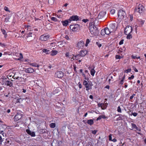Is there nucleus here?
<instances>
[{"instance_id":"f257e3e1","label":"nucleus","mask_w":146,"mask_h":146,"mask_svg":"<svg viewBox=\"0 0 146 146\" xmlns=\"http://www.w3.org/2000/svg\"><path fill=\"white\" fill-rule=\"evenodd\" d=\"M89 29L90 32L92 34H93L94 35L95 33L97 32L98 29L94 25L92 24V23H90L89 25Z\"/></svg>"},{"instance_id":"f03ea898","label":"nucleus","mask_w":146,"mask_h":146,"mask_svg":"<svg viewBox=\"0 0 146 146\" xmlns=\"http://www.w3.org/2000/svg\"><path fill=\"white\" fill-rule=\"evenodd\" d=\"M70 28L72 31H76L80 28V27L78 24H75L70 25Z\"/></svg>"},{"instance_id":"7ed1b4c3","label":"nucleus","mask_w":146,"mask_h":146,"mask_svg":"<svg viewBox=\"0 0 146 146\" xmlns=\"http://www.w3.org/2000/svg\"><path fill=\"white\" fill-rule=\"evenodd\" d=\"M132 27L131 26L128 25L125 29L124 33L126 35L130 34L132 31Z\"/></svg>"},{"instance_id":"20e7f679","label":"nucleus","mask_w":146,"mask_h":146,"mask_svg":"<svg viewBox=\"0 0 146 146\" xmlns=\"http://www.w3.org/2000/svg\"><path fill=\"white\" fill-rule=\"evenodd\" d=\"M145 10L144 7L141 4H139L137 8L135 9V12H138L140 13H142Z\"/></svg>"},{"instance_id":"39448f33","label":"nucleus","mask_w":146,"mask_h":146,"mask_svg":"<svg viewBox=\"0 0 146 146\" xmlns=\"http://www.w3.org/2000/svg\"><path fill=\"white\" fill-rule=\"evenodd\" d=\"M126 15L125 12L122 10H120L118 13V16L120 19H123Z\"/></svg>"},{"instance_id":"423d86ee","label":"nucleus","mask_w":146,"mask_h":146,"mask_svg":"<svg viewBox=\"0 0 146 146\" xmlns=\"http://www.w3.org/2000/svg\"><path fill=\"white\" fill-rule=\"evenodd\" d=\"M108 28L112 32L115 31L116 28L115 26V23H111L109 25Z\"/></svg>"},{"instance_id":"0eeeda50","label":"nucleus","mask_w":146,"mask_h":146,"mask_svg":"<svg viewBox=\"0 0 146 146\" xmlns=\"http://www.w3.org/2000/svg\"><path fill=\"white\" fill-rule=\"evenodd\" d=\"M23 115L20 113H17L14 117V120L16 121L21 119Z\"/></svg>"},{"instance_id":"6e6552de","label":"nucleus","mask_w":146,"mask_h":146,"mask_svg":"<svg viewBox=\"0 0 146 146\" xmlns=\"http://www.w3.org/2000/svg\"><path fill=\"white\" fill-rule=\"evenodd\" d=\"M84 85L85 86L86 90L88 91L91 88V86L90 84H88L87 81L84 80L83 82Z\"/></svg>"},{"instance_id":"1a4fd4ad","label":"nucleus","mask_w":146,"mask_h":146,"mask_svg":"<svg viewBox=\"0 0 146 146\" xmlns=\"http://www.w3.org/2000/svg\"><path fill=\"white\" fill-rule=\"evenodd\" d=\"M64 75V74L62 71H59L55 73V76L58 78L62 77Z\"/></svg>"},{"instance_id":"9d476101","label":"nucleus","mask_w":146,"mask_h":146,"mask_svg":"<svg viewBox=\"0 0 146 146\" xmlns=\"http://www.w3.org/2000/svg\"><path fill=\"white\" fill-rule=\"evenodd\" d=\"M69 19L70 20V22H71V21H77L79 20V19L77 15H73L70 17Z\"/></svg>"},{"instance_id":"9b49d317","label":"nucleus","mask_w":146,"mask_h":146,"mask_svg":"<svg viewBox=\"0 0 146 146\" xmlns=\"http://www.w3.org/2000/svg\"><path fill=\"white\" fill-rule=\"evenodd\" d=\"M106 14V12L104 11H102L99 14L98 18V19H100L104 17Z\"/></svg>"},{"instance_id":"f8f14e48","label":"nucleus","mask_w":146,"mask_h":146,"mask_svg":"<svg viewBox=\"0 0 146 146\" xmlns=\"http://www.w3.org/2000/svg\"><path fill=\"white\" fill-rule=\"evenodd\" d=\"M84 43L82 41L79 42L77 44V47L79 48H82L84 46Z\"/></svg>"},{"instance_id":"ddd939ff","label":"nucleus","mask_w":146,"mask_h":146,"mask_svg":"<svg viewBox=\"0 0 146 146\" xmlns=\"http://www.w3.org/2000/svg\"><path fill=\"white\" fill-rule=\"evenodd\" d=\"M49 38L48 35H42L40 36V39L41 40L46 41Z\"/></svg>"},{"instance_id":"4468645a","label":"nucleus","mask_w":146,"mask_h":146,"mask_svg":"<svg viewBox=\"0 0 146 146\" xmlns=\"http://www.w3.org/2000/svg\"><path fill=\"white\" fill-rule=\"evenodd\" d=\"M25 71L28 73H33L34 72V70L31 68H29L26 69Z\"/></svg>"},{"instance_id":"2eb2a0df","label":"nucleus","mask_w":146,"mask_h":146,"mask_svg":"<svg viewBox=\"0 0 146 146\" xmlns=\"http://www.w3.org/2000/svg\"><path fill=\"white\" fill-rule=\"evenodd\" d=\"M61 23L63 26H66L68 25V23L70 22V20L68 19L65 21H61Z\"/></svg>"},{"instance_id":"dca6fc26","label":"nucleus","mask_w":146,"mask_h":146,"mask_svg":"<svg viewBox=\"0 0 146 146\" xmlns=\"http://www.w3.org/2000/svg\"><path fill=\"white\" fill-rule=\"evenodd\" d=\"M26 132L29 135H31L32 137H35V136L34 132H31L29 129H27L26 130Z\"/></svg>"},{"instance_id":"f3484780","label":"nucleus","mask_w":146,"mask_h":146,"mask_svg":"<svg viewBox=\"0 0 146 146\" xmlns=\"http://www.w3.org/2000/svg\"><path fill=\"white\" fill-rule=\"evenodd\" d=\"M87 52L86 50H83L80 52L79 54L81 56H84L87 54Z\"/></svg>"},{"instance_id":"a211bd4d","label":"nucleus","mask_w":146,"mask_h":146,"mask_svg":"<svg viewBox=\"0 0 146 146\" xmlns=\"http://www.w3.org/2000/svg\"><path fill=\"white\" fill-rule=\"evenodd\" d=\"M4 83L7 86H9L10 87L12 86L13 83L9 80H5L4 81Z\"/></svg>"},{"instance_id":"6ab92c4d","label":"nucleus","mask_w":146,"mask_h":146,"mask_svg":"<svg viewBox=\"0 0 146 146\" xmlns=\"http://www.w3.org/2000/svg\"><path fill=\"white\" fill-rule=\"evenodd\" d=\"M52 146H56V145H59V143H58L56 139H54L52 143Z\"/></svg>"},{"instance_id":"aec40b11","label":"nucleus","mask_w":146,"mask_h":146,"mask_svg":"<svg viewBox=\"0 0 146 146\" xmlns=\"http://www.w3.org/2000/svg\"><path fill=\"white\" fill-rule=\"evenodd\" d=\"M104 29L105 31V32L106 33V34L107 35H108L110 33L112 32L110 30V29L108 27L105 28Z\"/></svg>"},{"instance_id":"412c9836","label":"nucleus","mask_w":146,"mask_h":146,"mask_svg":"<svg viewBox=\"0 0 146 146\" xmlns=\"http://www.w3.org/2000/svg\"><path fill=\"white\" fill-rule=\"evenodd\" d=\"M117 116H119V117H118V119L119 120H123L125 119V116L124 115H122L120 114H118L117 115Z\"/></svg>"},{"instance_id":"4be33fe9","label":"nucleus","mask_w":146,"mask_h":146,"mask_svg":"<svg viewBox=\"0 0 146 146\" xmlns=\"http://www.w3.org/2000/svg\"><path fill=\"white\" fill-rule=\"evenodd\" d=\"M4 132L1 131V132L0 133V144L1 143V142L3 141V140L2 137L1 136V135H3V137H4Z\"/></svg>"},{"instance_id":"5701e85b","label":"nucleus","mask_w":146,"mask_h":146,"mask_svg":"<svg viewBox=\"0 0 146 146\" xmlns=\"http://www.w3.org/2000/svg\"><path fill=\"white\" fill-rule=\"evenodd\" d=\"M58 51L57 50H52L51 52L50 55L51 56H54L57 54L58 53Z\"/></svg>"},{"instance_id":"b1692460","label":"nucleus","mask_w":146,"mask_h":146,"mask_svg":"<svg viewBox=\"0 0 146 146\" xmlns=\"http://www.w3.org/2000/svg\"><path fill=\"white\" fill-rule=\"evenodd\" d=\"M87 123L88 124L91 125L94 123L93 120L92 119L88 120L87 121Z\"/></svg>"},{"instance_id":"393cba45","label":"nucleus","mask_w":146,"mask_h":146,"mask_svg":"<svg viewBox=\"0 0 146 146\" xmlns=\"http://www.w3.org/2000/svg\"><path fill=\"white\" fill-rule=\"evenodd\" d=\"M42 50L43 52L46 53V54H48L50 53V50L49 49H44Z\"/></svg>"},{"instance_id":"a878e982","label":"nucleus","mask_w":146,"mask_h":146,"mask_svg":"<svg viewBox=\"0 0 146 146\" xmlns=\"http://www.w3.org/2000/svg\"><path fill=\"white\" fill-rule=\"evenodd\" d=\"M23 100H25L26 101V102L28 103L31 102L30 99H29V98H28L27 97H26L25 98L22 99V101H23Z\"/></svg>"},{"instance_id":"bb28decb","label":"nucleus","mask_w":146,"mask_h":146,"mask_svg":"<svg viewBox=\"0 0 146 146\" xmlns=\"http://www.w3.org/2000/svg\"><path fill=\"white\" fill-rule=\"evenodd\" d=\"M106 118V117L104 115H102L99 116L97 118V120H100L102 118L105 119Z\"/></svg>"},{"instance_id":"cd10ccee","label":"nucleus","mask_w":146,"mask_h":146,"mask_svg":"<svg viewBox=\"0 0 146 146\" xmlns=\"http://www.w3.org/2000/svg\"><path fill=\"white\" fill-rule=\"evenodd\" d=\"M131 125L132 126V128L135 129L137 130H138V128L137 126L136 125L133 123H131Z\"/></svg>"},{"instance_id":"c85d7f7f","label":"nucleus","mask_w":146,"mask_h":146,"mask_svg":"<svg viewBox=\"0 0 146 146\" xmlns=\"http://www.w3.org/2000/svg\"><path fill=\"white\" fill-rule=\"evenodd\" d=\"M1 31L3 34L4 35V36L5 38H6L7 36V35L6 33V32L5 30L4 29H1Z\"/></svg>"},{"instance_id":"c756f323","label":"nucleus","mask_w":146,"mask_h":146,"mask_svg":"<svg viewBox=\"0 0 146 146\" xmlns=\"http://www.w3.org/2000/svg\"><path fill=\"white\" fill-rule=\"evenodd\" d=\"M95 72V70L94 69V68L92 69L90 71L91 75H92V76H94V75Z\"/></svg>"},{"instance_id":"7c9ffc66","label":"nucleus","mask_w":146,"mask_h":146,"mask_svg":"<svg viewBox=\"0 0 146 146\" xmlns=\"http://www.w3.org/2000/svg\"><path fill=\"white\" fill-rule=\"evenodd\" d=\"M104 29H102L101 31V34L102 35L104 36L106 34Z\"/></svg>"},{"instance_id":"2f4dec72","label":"nucleus","mask_w":146,"mask_h":146,"mask_svg":"<svg viewBox=\"0 0 146 146\" xmlns=\"http://www.w3.org/2000/svg\"><path fill=\"white\" fill-rule=\"evenodd\" d=\"M55 124L54 123H52L50 124V126L51 128H53L55 127Z\"/></svg>"},{"instance_id":"473e14b6","label":"nucleus","mask_w":146,"mask_h":146,"mask_svg":"<svg viewBox=\"0 0 146 146\" xmlns=\"http://www.w3.org/2000/svg\"><path fill=\"white\" fill-rule=\"evenodd\" d=\"M129 114L131 115H133L134 116L136 117L137 115V113H135V112H134L133 113L132 112H131V114L130 113H129Z\"/></svg>"},{"instance_id":"72a5a7b5","label":"nucleus","mask_w":146,"mask_h":146,"mask_svg":"<svg viewBox=\"0 0 146 146\" xmlns=\"http://www.w3.org/2000/svg\"><path fill=\"white\" fill-rule=\"evenodd\" d=\"M127 39H130L132 38V36L131 34H127Z\"/></svg>"},{"instance_id":"f704fd0d","label":"nucleus","mask_w":146,"mask_h":146,"mask_svg":"<svg viewBox=\"0 0 146 146\" xmlns=\"http://www.w3.org/2000/svg\"><path fill=\"white\" fill-rule=\"evenodd\" d=\"M31 65H32V66L34 67H38L39 66V65L35 63H33L31 64Z\"/></svg>"},{"instance_id":"c9c22d12","label":"nucleus","mask_w":146,"mask_h":146,"mask_svg":"<svg viewBox=\"0 0 146 146\" xmlns=\"http://www.w3.org/2000/svg\"><path fill=\"white\" fill-rule=\"evenodd\" d=\"M19 55H20L19 58H18L17 59V60H20L21 59L23 58L22 54L21 53H20Z\"/></svg>"},{"instance_id":"e433bc0d","label":"nucleus","mask_w":146,"mask_h":146,"mask_svg":"<svg viewBox=\"0 0 146 146\" xmlns=\"http://www.w3.org/2000/svg\"><path fill=\"white\" fill-rule=\"evenodd\" d=\"M132 58L133 59H135V58H140V56H139L138 57L137 56H133L132 55L131 56Z\"/></svg>"},{"instance_id":"4c0bfd02","label":"nucleus","mask_w":146,"mask_h":146,"mask_svg":"<svg viewBox=\"0 0 146 146\" xmlns=\"http://www.w3.org/2000/svg\"><path fill=\"white\" fill-rule=\"evenodd\" d=\"M98 105L99 107H101V108H102L103 106L104 105V103H99L98 104Z\"/></svg>"},{"instance_id":"58836bf2","label":"nucleus","mask_w":146,"mask_h":146,"mask_svg":"<svg viewBox=\"0 0 146 146\" xmlns=\"http://www.w3.org/2000/svg\"><path fill=\"white\" fill-rule=\"evenodd\" d=\"M80 56H81L79 54H77V55H76L75 56V58H77V59H76V60H78V59H79L80 58Z\"/></svg>"},{"instance_id":"ea45409f","label":"nucleus","mask_w":146,"mask_h":146,"mask_svg":"<svg viewBox=\"0 0 146 146\" xmlns=\"http://www.w3.org/2000/svg\"><path fill=\"white\" fill-rule=\"evenodd\" d=\"M117 111L118 112L121 113V110L119 106L117 108Z\"/></svg>"},{"instance_id":"a19ab883","label":"nucleus","mask_w":146,"mask_h":146,"mask_svg":"<svg viewBox=\"0 0 146 146\" xmlns=\"http://www.w3.org/2000/svg\"><path fill=\"white\" fill-rule=\"evenodd\" d=\"M115 9H111L110 11V13L112 14H113L115 13Z\"/></svg>"},{"instance_id":"79ce46f5","label":"nucleus","mask_w":146,"mask_h":146,"mask_svg":"<svg viewBox=\"0 0 146 146\" xmlns=\"http://www.w3.org/2000/svg\"><path fill=\"white\" fill-rule=\"evenodd\" d=\"M51 19L52 21H57L56 18L55 17H52L51 18Z\"/></svg>"},{"instance_id":"37998d69","label":"nucleus","mask_w":146,"mask_h":146,"mask_svg":"<svg viewBox=\"0 0 146 146\" xmlns=\"http://www.w3.org/2000/svg\"><path fill=\"white\" fill-rule=\"evenodd\" d=\"M96 44L98 45V46L99 47H100L102 46V44H100V43L98 42H96Z\"/></svg>"},{"instance_id":"c03bdc74","label":"nucleus","mask_w":146,"mask_h":146,"mask_svg":"<svg viewBox=\"0 0 146 146\" xmlns=\"http://www.w3.org/2000/svg\"><path fill=\"white\" fill-rule=\"evenodd\" d=\"M54 0H48V2L51 4H52L54 3Z\"/></svg>"},{"instance_id":"a18cd8bd","label":"nucleus","mask_w":146,"mask_h":146,"mask_svg":"<svg viewBox=\"0 0 146 146\" xmlns=\"http://www.w3.org/2000/svg\"><path fill=\"white\" fill-rule=\"evenodd\" d=\"M97 131L96 130H93V131H92V133L93 134H96V133L97 132Z\"/></svg>"},{"instance_id":"49530a36","label":"nucleus","mask_w":146,"mask_h":146,"mask_svg":"<svg viewBox=\"0 0 146 146\" xmlns=\"http://www.w3.org/2000/svg\"><path fill=\"white\" fill-rule=\"evenodd\" d=\"M4 9L6 11L10 12V11L8 9V8L6 6L4 7Z\"/></svg>"},{"instance_id":"de8ad7c7","label":"nucleus","mask_w":146,"mask_h":146,"mask_svg":"<svg viewBox=\"0 0 146 146\" xmlns=\"http://www.w3.org/2000/svg\"><path fill=\"white\" fill-rule=\"evenodd\" d=\"M134 78V76L133 75L131 76V77H129L128 79L129 80H130L131 79H133Z\"/></svg>"},{"instance_id":"09e8293b","label":"nucleus","mask_w":146,"mask_h":146,"mask_svg":"<svg viewBox=\"0 0 146 146\" xmlns=\"http://www.w3.org/2000/svg\"><path fill=\"white\" fill-rule=\"evenodd\" d=\"M109 140L110 141H112V137H111V135L110 134L109 136Z\"/></svg>"},{"instance_id":"8fccbe9b","label":"nucleus","mask_w":146,"mask_h":146,"mask_svg":"<svg viewBox=\"0 0 146 146\" xmlns=\"http://www.w3.org/2000/svg\"><path fill=\"white\" fill-rule=\"evenodd\" d=\"M32 33L31 32H29V33L28 34V37H30V36H32Z\"/></svg>"},{"instance_id":"3c124183","label":"nucleus","mask_w":146,"mask_h":146,"mask_svg":"<svg viewBox=\"0 0 146 146\" xmlns=\"http://www.w3.org/2000/svg\"><path fill=\"white\" fill-rule=\"evenodd\" d=\"M115 58L116 59H120L121 58V56L118 55H116L115 56Z\"/></svg>"},{"instance_id":"603ef678","label":"nucleus","mask_w":146,"mask_h":146,"mask_svg":"<svg viewBox=\"0 0 146 146\" xmlns=\"http://www.w3.org/2000/svg\"><path fill=\"white\" fill-rule=\"evenodd\" d=\"M21 99V98H19L16 101V103H20V100Z\"/></svg>"},{"instance_id":"864d4df0","label":"nucleus","mask_w":146,"mask_h":146,"mask_svg":"<svg viewBox=\"0 0 146 146\" xmlns=\"http://www.w3.org/2000/svg\"><path fill=\"white\" fill-rule=\"evenodd\" d=\"M124 41V40L123 39L121 40L120 42H119V44L121 45L123 43V42Z\"/></svg>"},{"instance_id":"5fc2aeb1","label":"nucleus","mask_w":146,"mask_h":146,"mask_svg":"<svg viewBox=\"0 0 146 146\" xmlns=\"http://www.w3.org/2000/svg\"><path fill=\"white\" fill-rule=\"evenodd\" d=\"M139 22L141 25H142L144 24V21L143 20H141L139 21Z\"/></svg>"},{"instance_id":"6e6d98bb","label":"nucleus","mask_w":146,"mask_h":146,"mask_svg":"<svg viewBox=\"0 0 146 146\" xmlns=\"http://www.w3.org/2000/svg\"><path fill=\"white\" fill-rule=\"evenodd\" d=\"M9 142L10 141L9 140H7V142H5V145H8L7 144H9Z\"/></svg>"},{"instance_id":"4d7b16f0","label":"nucleus","mask_w":146,"mask_h":146,"mask_svg":"<svg viewBox=\"0 0 146 146\" xmlns=\"http://www.w3.org/2000/svg\"><path fill=\"white\" fill-rule=\"evenodd\" d=\"M90 42V40L89 39H87V40H86V44H85V45L86 46H87V44H88Z\"/></svg>"},{"instance_id":"13d9d810","label":"nucleus","mask_w":146,"mask_h":146,"mask_svg":"<svg viewBox=\"0 0 146 146\" xmlns=\"http://www.w3.org/2000/svg\"><path fill=\"white\" fill-rule=\"evenodd\" d=\"M135 94H133L130 97V100H131L132 99V98L134 97V96H135Z\"/></svg>"},{"instance_id":"bf43d9fd","label":"nucleus","mask_w":146,"mask_h":146,"mask_svg":"<svg viewBox=\"0 0 146 146\" xmlns=\"http://www.w3.org/2000/svg\"><path fill=\"white\" fill-rule=\"evenodd\" d=\"M82 21L84 22V23H86L87 21H88V19H84L82 20Z\"/></svg>"},{"instance_id":"052dcab7","label":"nucleus","mask_w":146,"mask_h":146,"mask_svg":"<svg viewBox=\"0 0 146 146\" xmlns=\"http://www.w3.org/2000/svg\"><path fill=\"white\" fill-rule=\"evenodd\" d=\"M131 71V69H129L126 70V72L127 73L130 72Z\"/></svg>"},{"instance_id":"680f3d73","label":"nucleus","mask_w":146,"mask_h":146,"mask_svg":"<svg viewBox=\"0 0 146 146\" xmlns=\"http://www.w3.org/2000/svg\"><path fill=\"white\" fill-rule=\"evenodd\" d=\"M133 69L136 72H138V71L137 69H136V68L134 67H133Z\"/></svg>"},{"instance_id":"e2e57ef3","label":"nucleus","mask_w":146,"mask_h":146,"mask_svg":"<svg viewBox=\"0 0 146 146\" xmlns=\"http://www.w3.org/2000/svg\"><path fill=\"white\" fill-rule=\"evenodd\" d=\"M78 85H79V87L80 88H82V86L81 84L80 83V82L78 83Z\"/></svg>"},{"instance_id":"0e129e2a","label":"nucleus","mask_w":146,"mask_h":146,"mask_svg":"<svg viewBox=\"0 0 146 146\" xmlns=\"http://www.w3.org/2000/svg\"><path fill=\"white\" fill-rule=\"evenodd\" d=\"M107 106H106V105L104 104V106H103L102 108V109H106Z\"/></svg>"},{"instance_id":"69168bd1","label":"nucleus","mask_w":146,"mask_h":146,"mask_svg":"<svg viewBox=\"0 0 146 146\" xmlns=\"http://www.w3.org/2000/svg\"><path fill=\"white\" fill-rule=\"evenodd\" d=\"M16 79H18V80H19V81H20V79H21V77L20 78L19 77H16Z\"/></svg>"},{"instance_id":"338daca9","label":"nucleus","mask_w":146,"mask_h":146,"mask_svg":"<svg viewBox=\"0 0 146 146\" xmlns=\"http://www.w3.org/2000/svg\"><path fill=\"white\" fill-rule=\"evenodd\" d=\"M65 38L67 40H68L69 39V37L67 35H65Z\"/></svg>"},{"instance_id":"774afa93","label":"nucleus","mask_w":146,"mask_h":146,"mask_svg":"<svg viewBox=\"0 0 146 146\" xmlns=\"http://www.w3.org/2000/svg\"><path fill=\"white\" fill-rule=\"evenodd\" d=\"M123 80H121L120 82V84H123Z\"/></svg>"}]
</instances>
